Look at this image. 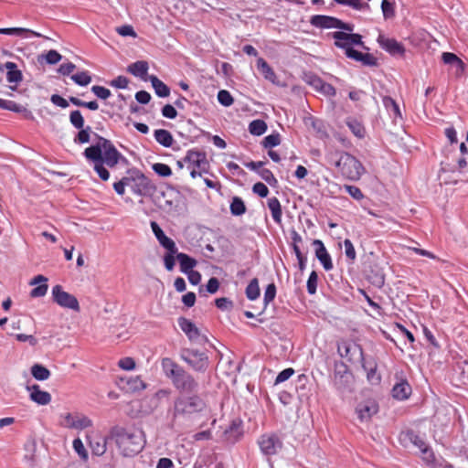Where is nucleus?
I'll return each instance as SVG.
<instances>
[{"label": "nucleus", "mask_w": 468, "mask_h": 468, "mask_svg": "<svg viewBox=\"0 0 468 468\" xmlns=\"http://www.w3.org/2000/svg\"><path fill=\"white\" fill-rule=\"evenodd\" d=\"M355 377L348 366L343 360L334 363L333 384L336 391L342 395H348L354 391Z\"/></svg>", "instance_id": "7"}, {"label": "nucleus", "mask_w": 468, "mask_h": 468, "mask_svg": "<svg viewBox=\"0 0 468 468\" xmlns=\"http://www.w3.org/2000/svg\"><path fill=\"white\" fill-rule=\"evenodd\" d=\"M268 129L265 121L261 119L253 120L249 124V132L251 135L261 136L266 133Z\"/></svg>", "instance_id": "42"}, {"label": "nucleus", "mask_w": 468, "mask_h": 468, "mask_svg": "<svg viewBox=\"0 0 468 468\" xmlns=\"http://www.w3.org/2000/svg\"><path fill=\"white\" fill-rule=\"evenodd\" d=\"M153 171L161 177H168L172 176L171 167L164 163H155L152 165Z\"/></svg>", "instance_id": "55"}, {"label": "nucleus", "mask_w": 468, "mask_h": 468, "mask_svg": "<svg viewBox=\"0 0 468 468\" xmlns=\"http://www.w3.org/2000/svg\"><path fill=\"white\" fill-rule=\"evenodd\" d=\"M356 62H360L363 66L367 67H378V58L370 53H363L356 50L352 52V56L349 58Z\"/></svg>", "instance_id": "33"}, {"label": "nucleus", "mask_w": 468, "mask_h": 468, "mask_svg": "<svg viewBox=\"0 0 468 468\" xmlns=\"http://www.w3.org/2000/svg\"><path fill=\"white\" fill-rule=\"evenodd\" d=\"M70 79L75 84L86 87L91 82V76L88 70H83L76 74L71 75Z\"/></svg>", "instance_id": "47"}, {"label": "nucleus", "mask_w": 468, "mask_h": 468, "mask_svg": "<svg viewBox=\"0 0 468 468\" xmlns=\"http://www.w3.org/2000/svg\"><path fill=\"white\" fill-rule=\"evenodd\" d=\"M126 186L133 195L142 197H152L156 192L153 181L135 166L126 169L125 175L112 185L115 193L121 197L125 194Z\"/></svg>", "instance_id": "2"}, {"label": "nucleus", "mask_w": 468, "mask_h": 468, "mask_svg": "<svg viewBox=\"0 0 468 468\" xmlns=\"http://www.w3.org/2000/svg\"><path fill=\"white\" fill-rule=\"evenodd\" d=\"M377 42L383 50L392 57L399 56L403 58L406 54L405 46L393 37H388L383 34H379Z\"/></svg>", "instance_id": "15"}, {"label": "nucleus", "mask_w": 468, "mask_h": 468, "mask_svg": "<svg viewBox=\"0 0 468 468\" xmlns=\"http://www.w3.org/2000/svg\"><path fill=\"white\" fill-rule=\"evenodd\" d=\"M176 260L179 262L180 271L184 274L194 271L193 269L197 264V261L195 258L184 252H179L176 256Z\"/></svg>", "instance_id": "34"}, {"label": "nucleus", "mask_w": 468, "mask_h": 468, "mask_svg": "<svg viewBox=\"0 0 468 468\" xmlns=\"http://www.w3.org/2000/svg\"><path fill=\"white\" fill-rule=\"evenodd\" d=\"M218 101L224 107H229L234 103V98L227 90H220L217 95Z\"/></svg>", "instance_id": "54"}, {"label": "nucleus", "mask_w": 468, "mask_h": 468, "mask_svg": "<svg viewBox=\"0 0 468 468\" xmlns=\"http://www.w3.org/2000/svg\"><path fill=\"white\" fill-rule=\"evenodd\" d=\"M79 132L74 136L73 142L76 144H88L90 141V135L92 133V129L90 126H83V128L78 129ZM95 133H93L94 134Z\"/></svg>", "instance_id": "45"}, {"label": "nucleus", "mask_w": 468, "mask_h": 468, "mask_svg": "<svg viewBox=\"0 0 468 468\" xmlns=\"http://www.w3.org/2000/svg\"><path fill=\"white\" fill-rule=\"evenodd\" d=\"M90 90L101 100H107L112 95L111 90L103 86L94 85L91 87Z\"/></svg>", "instance_id": "61"}, {"label": "nucleus", "mask_w": 468, "mask_h": 468, "mask_svg": "<svg viewBox=\"0 0 468 468\" xmlns=\"http://www.w3.org/2000/svg\"><path fill=\"white\" fill-rule=\"evenodd\" d=\"M332 38L335 39V46L340 49L345 50V55L346 58H350L352 56V52H355V49L350 45V37L349 33L344 31H334L329 34Z\"/></svg>", "instance_id": "20"}, {"label": "nucleus", "mask_w": 468, "mask_h": 468, "mask_svg": "<svg viewBox=\"0 0 468 468\" xmlns=\"http://www.w3.org/2000/svg\"><path fill=\"white\" fill-rule=\"evenodd\" d=\"M40 57L43 58L45 62L48 65L58 64L62 59V56L55 49H50Z\"/></svg>", "instance_id": "58"}, {"label": "nucleus", "mask_w": 468, "mask_h": 468, "mask_svg": "<svg viewBox=\"0 0 468 468\" xmlns=\"http://www.w3.org/2000/svg\"><path fill=\"white\" fill-rule=\"evenodd\" d=\"M94 139L95 143L85 148L82 154L101 181L110 179L108 168L122 165L128 169L133 166L110 139L98 133H94Z\"/></svg>", "instance_id": "1"}, {"label": "nucleus", "mask_w": 468, "mask_h": 468, "mask_svg": "<svg viewBox=\"0 0 468 468\" xmlns=\"http://www.w3.org/2000/svg\"><path fill=\"white\" fill-rule=\"evenodd\" d=\"M69 122L75 129H80L85 126L84 117L80 110L70 112Z\"/></svg>", "instance_id": "53"}, {"label": "nucleus", "mask_w": 468, "mask_h": 468, "mask_svg": "<svg viewBox=\"0 0 468 468\" xmlns=\"http://www.w3.org/2000/svg\"><path fill=\"white\" fill-rule=\"evenodd\" d=\"M257 443L260 447L261 452L264 456H273L277 454L283 447V442L275 432H267L261 434Z\"/></svg>", "instance_id": "11"}, {"label": "nucleus", "mask_w": 468, "mask_h": 468, "mask_svg": "<svg viewBox=\"0 0 468 468\" xmlns=\"http://www.w3.org/2000/svg\"><path fill=\"white\" fill-rule=\"evenodd\" d=\"M399 441L404 445L411 443L419 449L420 447H424V444L426 443L424 440L419 435V433L411 429L402 431L399 433Z\"/></svg>", "instance_id": "26"}, {"label": "nucleus", "mask_w": 468, "mask_h": 468, "mask_svg": "<svg viewBox=\"0 0 468 468\" xmlns=\"http://www.w3.org/2000/svg\"><path fill=\"white\" fill-rule=\"evenodd\" d=\"M276 292H277V288H276V285L274 282H271L266 286L265 291H264V295H263V305L264 306H263L262 311L259 314V315H261L265 311L268 304L275 299Z\"/></svg>", "instance_id": "46"}, {"label": "nucleus", "mask_w": 468, "mask_h": 468, "mask_svg": "<svg viewBox=\"0 0 468 468\" xmlns=\"http://www.w3.org/2000/svg\"><path fill=\"white\" fill-rule=\"evenodd\" d=\"M179 356L195 372L205 373L209 368L210 360L207 352L196 348H182Z\"/></svg>", "instance_id": "8"}, {"label": "nucleus", "mask_w": 468, "mask_h": 468, "mask_svg": "<svg viewBox=\"0 0 468 468\" xmlns=\"http://www.w3.org/2000/svg\"><path fill=\"white\" fill-rule=\"evenodd\" d=\"M245 294L248 300L255 301L261 295V290L259 286V280L257 278H253L245 289Z\"/></svg>", "instance_id": "44"}, {"label": "nucleus", "mask_w": 468, "mask_h": 468, "mask_svg": "<svg viewBox=\"0 0 468 468\" xmlns=\"http://www.w3.org/2000/svg\"><path fill=\"white\" fill-rule=\"evenodd\" d=\"M229 210L232 216L239 217L246 213L247 207L243 199L239 197H233L229 204Z\"/></svg>", "instance_id": "39"}, {"label": "nucleus", "mask_w": 468, "mask_h": 468, "mask_svg": "<svg viewBox=\"0 0 468 468\" xmlns=\"http://www.w3.org/2000/svg\"><path fill=\"white\" fill-rule=\"evenodd\" d=\"M312 245L314 247L315 258L319 261L324 271H329L334 268L331 255L321 239H314Z\"/></svg>", "instance_id": "19"}, {"label": "nucleus", "mask_w": 468, "mask_h": 468, "mask_svg": "<svg viewBox=\"0 0 468 468\" xmlns=\"http://www.w3.org/2000/svg\"><path fill=\"white\" fill-rule=\"evenodd\" d=\"M346 124L347 125V127L350 129V131L356 137H357L359 139H362L365 137L366 129H365L363 123L360 121H358L356 118H354V117L346 118Z\"/></svg>", "instance_id": "38"}, {"label": "nucleus", "mask_w": 468, "mask_h": 468, "mask_svg": "<svg viewBox=\"0 0 468 468\" xmlns=\"http://www.w3.org/2000/svg\"><path fill=\"white\" fill-rule=\"evenodd\" d=\"M155 141L164 147H172L174 138L172 133L165 129H156L154 132Z\"/></svg>", "instance_id": "37"}, {"label": "nucleus", "mask_w": 468, "mask_h": 468, "mask_svg": "<svg viewBox=\"0 0 468 468\" xmlns=\"http://www.w3.org/2000/svg\"><path fill=\"white\" fill-rule=\"evenodd\" d=\"M381 10L385 19H389L395 16V3L390 0H382Z\"/></svg>", "instance_id": "56"}, {"label": "nucleus", "mask_w": 468, "mask_h": 468, "mask_svg": "<svg viewBox=\"0 0 468 468\" xmlns=\"http://www.w3.org/2000/svg\"><path fill=\"white\" fill-rule=\"evenodd\" d=\"M161 368L179 395L197 392L199 389V383L196 378L171 357L161 359Z\"/></svg>", "instance_id": "3"}, {"label": "nucleus", "mask_w": 468, "mask_h": 468, "mask_svg": "<svg viewBox=\"0 0 468 468\" xmlns=\"http://www.w3.org/2000/svg\"><path fill=\"white\" fill-rule=\"evenodd\" d=\"M267 205L273 221L280 225L282 223V208L280 200L275 197H270L267 200Z\"/></svg>", "instance_id": "35"}, {"label": "nucleus", "mask_w": 468, "mask_h": 468, "mask_svg": "<svg viewBox=\"0 0 468 468\" xmlns=\"http://www.w3.org/2000/svg\"><path fill=\"white\" fill-rule=\"evenodd\" d=\"M395 378L396 383L391 390L393 399L399 401L408 399L412 393V388L407 378L403 376V372H400V374L396 373Z\"/></svg>", "instance_id": "16"}, {"label": "nucleus", "mask_w": 468, "mask_h": 468, "mask_svg": "<svg viewBox=\"0 0 468 468\" xmlns=\"http://www.w3.org/2000/svg\"><path fill=\"white\" fill-rule=\"evenodd\" d=\"M243 435V422L239 418L232 420L223 432L224 440L230 444H235L239 441Z\"/></svg>", "instance_id": "18"}, {"label": "nucleus", "mask_w": 468, "mask_h": 468, "mask_svg": "<svg viewBox=\"0 0 468 468\" xmlns=\"http://www.w3.org/2000/svg\"><path fill=\"white\" fill-rule=\"evenodd\" d=\"M420 451L422 453V460L427 464H429V465L432 464L433 465L435 463L436 458H435L434 452H433L432 449L429 445H427L425 443L424 447H420Z\"/></svg>", "instance_id": "59"}, {"label": "nucleus", "mask_w": 468, "mask_h": 468, "mask_svg": "<svg viewBox=\"0 0 468 468\" xmlns=\"http://www.w3.org/2000/svg\"><path fill=\"white\" fill-rule=\"evenodd\" d=\"M184 161L189 164V166L193 165V168L200 169L205 174L209 172L210 164L205 151L197 148L189 149L184 157Z\"/></svg>", "instance_id": "14"}, {"label": "nucleus", "mask_w": 468, "mask_h": 468, "mask_svg": "<svg viewBox=\"0 0 468 468\" xmlns=\"http://www.w3.org/2000/svg\"><path fill=\"white\" fill-rule=\"evenodd\" d=\"M31 375L37 381H45L49 378L51 373L48 368L41 364H35L31 367Z\"/></svg>", "instance_id": "41"}, {"label": "nucleus", "mask_w": 468, "mask_h": 468, "mask_svg": "<svg viewBox=\"0 0 468 468\" xmlns=\"http://www.w3.org/2000/svg\"><path fill=\"white\" fill-rule=\"evenodd\" d=\"M69 101L77 107L86 108L90 111H97L99 109L97 101H84L77 97L69 96Z\"/></svg>", "instance_id": "49"}, {"label": "nucleus", "mask_w": 468, "mask_h": 468, "mask_svg": "<svg viewBox=\"0 0 468 468\" xmlns=\"http://www.w3.org/2000/svg\"><path fill=\"white\" fill-rule=\"evenodd\" d=\"M337 354L350 364L361 362L365 356L361 345L350 339L337 341Z\"/></svg>", "instance_id": "9"}, {"label": "nucleus", "mask_w": 468, "mask_h": 468, "mask_svg": "<svg viewBox=\"0 0 468 468\" xmlns=\"http://www.w3.org/2000/svg\"><path fill=\"white\" fill-rule=\"evenodd\" d=\"M382 103L387 112L394 119H402V114L397 101L390 96H384L382 98Z\"/></svg>", "instance_id": "36"}, {"label": "nucleus", "mask_w": 468, "mask_h": 468, "mask_svg": "<svg viewBox=\"0 0 468 468\" xmlns=\"http://www.w3.org/2000/svg\"><path fill=\"white\" fill-rule=\"evenodd\" d=\"M150 226L155 239L158 240L161 247H163L165 250L176 247V242L165 235L157 222L151 221Z\"/></svg>", "instance_id": "24"}, {"label": "nucleus", "mask_w": 468, "mask_h": 468, "mask_svg": "<svg viewBox=\"0 0 468 468\" xmlns=\"http://www.w3.org/2000/svg\"><path fill=\"white\" fill-rule=\"evenodd\" d=\"M256 65L258 70L263 75L265 80H269L273 84L277 83V76L273 69L268 64V62L263 58H259L257 59Z\"/></svg>", "instance_id": "32"}, {"label": "nucleus", "mask_w": 468, "mask_h": 468, "mask_svg": "<svg viewBox=\"0 0 468 468\" xmlns=\"http://www.w3.org/2000/svg\"><path fill=\"white\" fill-rule=\"evenodd\" d=\"M207 408V402L201 395L197 392L185 393L178 395L174 399L172 419L176 420L177 418L191 419L203 413Z\"/></svg>", "instance_id": "5"}, {"label": "nucleus", "mask_w": 468, "mask_h": 468, "mask_svg": "<svg viewBox=\"0 0 468 468\" xmlns=\"http://www.w3.org/2000/svg\"><path fill=\"white\" fill-rule=\"evenodd\" d=\"M356 411L361 421L369 420L378 411V405L375 401L359 403Z\"/></svg>", "instance_id": "23"}, {"label": "nucleus", "mask_w": 468, "mask_h": 468, "mask_svg": "<svg viewBox=\"0 0 468 468\" xmlns=\"http://www.w3.org/2000/svg\"><path fill=\"white\" fill-rule=\"evenodd\" d=\"M198 133L193 136H187L186 138L190 143H195L200 136H205L207 139H211L213 144L219 149H225L227 147L226 142L218 135H212L209 132L204 131L198 127H195Z\"/></svg>", "instance_id": "28"}, {"label": "nucleus", "mask_w": 468, "mask_h": 468, "mask_svg": "<svg viewBox=\"0 0 468 468\" xmlns=\"http://www.w3.org/2000/svg\"><path fill=\"white\" fill-rule=\"evenodd\" d=\"M106 444H107V441H106V438H104V437L100 438L96 441H90V445L91 448L92 454H94L96 456L103 455L107 450Z\"/></svg>", "instance_id": "52"}, {"label": "nucleus", "mask_w": 468, "mask_h": 468, "mask_svg": "<svg viewBox=\"0 0 468 468\" xmlns=\"http://www.w3.org/2000/svg\"><path fill=\"white\" fill-rule=\"evenodd\" d=\"M111 436L124 457H133L144 447V432L139 430L130 431L117 426L112 429Z\"/></svg>", "instance_id": "4"}, {"label": "nucleus", "mask_w": 468, "mask_h": 468, "mask_svg": "<svg viewBox=\"0 0 468 468\" xmlns=\"http://www.w3.org/2000/svg\"><path fill=\"white\" fill-rule=\"evenodd\" d=\"M346 257L353 263L356 258V252L352 241L349 239L344 240Z\"/></svg>", "instance_id": "62"}, {"label": "nucleus", "mask_w": 468, "mask_h": 468, "mask_svg": "<svg viewBox=\"0 0 468 468\" xmlns=\"http://www.w3.org/2000/svg\"><path fill=\"white\" fill-rule=\"evenodd\" d=\"M73 449L82 461L86 462L88 460V452L80 438L73 441Z\"/></svg>", "instance_id": "60"}, {"label": "nucleus", "mask_w": 468, "mask_h": 468, "mask_svg": "<svg viewBox=\"0 0 468 468\" xmlns=\"http://www.w3.org/2000/svg\"><path fill=\"white\" fill-rule=\"evenodd\" d=\"M166 252L164 255V266L167 271H172L176 266V256L179 253L177 247L165 250Z\"/></svg>", "instance_id": "40"}, {"label": "nucleus", "mask_w": 468, "mask_h": 468, "mask_svg": "<svg viewBox=\"0 0 468 468\" xmlns=\"http://www.w3.org/2000/svg\"><path fill=\"white\" fill-rule=\"evenodd\" d=\"M362 272L365 279L375 287L380 289L384 286V270L377 261L368 259L364 261Z\"/></svg>", "instance_id": "10"}, {"label": "nucleus", "mask_w": 468, "mask_h": 468, "mask_svg": "<svg viewBox=\"0 0 468 468\" xmlns=\"http://www.w3.org/2000/svg\"><path fill=\"white\" fill-rule=\"evenodd\" d=\"M337 17L325 15H314L310 18V24L317 28L329 29L336 28L338 24Z\"/></svg>", "instance_id": "22"}, {"label": "nucleus", "mask_w": 468, "mask_h": 468, "mask_svg": "<svg viewBox=\"0 0 468 468\" xmlns=\"http://www.w3.org/2000/svg\"><path fill=\"white\" fill-rule=\"evenodd\" d=\"M52 300L63 308L80 312V307L78 299L71 293L65 292L59 284L53 286L51 291Z\"/></svg>", "instance_id": "12"}, {"label": "nucleus", "mask_w": 468, "mask_h": 468, "mask_svg": "<svg viewBox=\"0 0 468 468\" xmlns=\"http://www.w3.org/2000/svg\"><path fill=\"white\" fill-rule=\"evenodd\" d=\"M2 66L4 67V69H7L6 80L9 83L18 84L22 81V71L18 69L17 65L15 62L7 61Z\"/></svg>", "instance_id": "30"}, {"label": "nucleus", "mask_w": 468, "mask_h": 468, "mask_svg": "<svg viewBox=\"0 0 468 468\" xmlns=\"http://www.w3.org/2000/svg\"><path fill=\"white\" fill-rule=\"evenodd\" d=\"M215 305L221 311H231L233 308V302L227 297H220L215 300Z\"/></svg>", "instance_id": "64"}, {"label": "nucleus", "mask_w": 468, "mask_h": 468, "mask_svg": "<svg viewBox=\"0 0 468 468\" xmlns=\"http://www.w3.org/2000/svg\"><path fill=\"white\" fill-rule=\"evenodd\" d=\"M317 92L330 98L335 96L336 90L332 84L323 80L319 87V90H317Z\"/></svg>", "instance_id": "63"}, {"label": "nucleus", "mask_w": 468, "mask_h": 468, "mask_svg": "<svg viewBox=\"0 0 468 468\" xmlns=\"http://www.w3.org/2000/svg\"><path fill=\"white\" fill-rule=\"evenodd\" d=\"M302 80L309 86H311L315 91L319 90L323 79L313 71H304L302 76Z\"/></svg>", "instance_id": "43"}, {"label": "nucleus", "mask_w": 468, "mask_h": 468, "mask_svg": "<svg viewBox=\"0 0 468 468\" xmlns=\"http://www.w3.org/2000/svg\"><path fill=\"white\" fill-rule=\"evenodd\" d=\"M0 108L13 112L21 113L27 120L33 119L31 111L14 101L0 99Z\"/></svg>", "instance_id": "25"}, {"label": "nucleus", "mask_w": 468, "mask_h": 468, "mask_svg": "<svg viewBox=\"0 0 468 468\" xmlns=\"http://www.w3.org/2000/svg\"><path fill=\"white\" fill-rule=\"evenodd\" d=\"M335 3L342 5H347L355 10H369L370 6L367 3H362L361 0H333Z\"/></svg>", "instance_id": "50"}, {"label": "nucleus", "mask_w": 468, "mask_h": 468, "mask_svg": "<svg viewBox=\"0 0 468 468\" xmlns=\"http://www.w3.org/2000/svg\"><path fill=\"white\" fill-rule=\"evenodd\" d=\"M149 64L146 60H137L127 67V71L134 77H139L143 80H148Z\"/></svg>", "instance_id": "27"}, {"label": "nucleus", "mask_w": 468, "mask_h": 468, "mask_svg": "<svg viewBox=\"0 0 468 468\" xmlns=\"http://www.w3.org/2000/svg\"><path fill=\"white\" fill-rule=\"evenodd\" d=\"M1 35L17 36L27 37L28 36L41 37L42 35L34 30L24 28V27H0Z\"/></svg>", "instance_id": "31"}, {"label": "nucleus", "mask_w": 468, "mask_h": 468, "mask_svg": "<svg viewBox=\"0 0 468 468\" xmlns=\"http://www.w3.org/2000/svg\"><path fill=\"white\" fill-rule=\"evenodd\" d=\"M258 175L270 186H271L273 188H278L279 187V182L276 179V177L274 176L273 173L270 169L263 168L261 171H259Z\"/></svg>", "instance_id": "51"}, {"label": "nucleus", "mask_w": 468, "mask_h": 468, "mask_svg": "<svg viewBox=\"0 0 468 468\" xmlns=\"http://www.w3.org/2000/svg\"><path fill=\"white\" fill-rule=\"evenodd\" d=\"M177 324L190 342L198 345H205L209 343L208 338L200 333V330L191 320L184 316H180L177 319Z\"/></svg>", "instance_id": "13"}, {"label": "nucleus", "mask_w": 468, "mask_h": 468, "mask_svg": "<svg viewBox=\"0 0 468 468\" xmlns=\"http://www.w3.org/2000/svg\"><path fill=\"white\" fill-rule=\"evenodd\" d=\"M362 368L367 373V380L369 384L378 386L381 383L382 377L378 372V362L374 356L364 357L360 362Z\"/></svg>", "instance_id": "17"}, {"label": "nucleus", "mask_w": 468, "mask_h": 468, "mask_svg": "<svg viewBox=\"0 0 468 468\" xmlns=\"http://www.w3.org/2000/svg\"><path fill=\"white\" fill-rule=\"evenodd\" d=\"M335 165L345 178L358 181L366 172L362 163L351 154L342 151L335 153Z\"/></svg>", "instance_id": "6"}, {"label": "nucleus", "mask_w": 468, "mask_h": 468, "mask_svg": "<svg viewBox=\"0 0 468 468\" xmlns=\"http://www.w3.org/2000/svg\"><path fill=\"white\" fill-rule=\"evenodd\" d=\"M281 144V135L279 133H272L263 138L261 144L265 149H272Z\"/></svg>", "instance_id": "48"}, {"label": "nucleus", "mask_w": 468, "mask_h": 468, "mask_svg": "<svg viewBox=\"0 0 468 468\" xmlns=\"http://www.w3.org/2000/svg\"><path fill=\"white\" fill-rule=\"evenodd\" d=\"M317 283H318V274L315 271H312L309 274L307 282H306V290L310 295H314L317 291Z\"/></svg>", "instance_id": "57"}, {"label": "nucleus", "mask_w": 468, "mask_h": 468, "mask_svg": "<svg viewBox=\"0 0 468 468\" xmlns=\"http://www.w3.org/2000/svg\"><path fill=\"white\" fill-rule=\"evenodd\" d=\"M148 80L151 82L154 93L159 98H166L170 95V88L157 76L150 75Z\"/></svg>", "instance_id": "29"}, {"label": "nucleus", "mask_w": 468, "mask_h": 468, "mask_svg": "<svg viewBox=\"0 0 468 468\" xmlns=\"http://www.w3.org/2000/svg\"><path fill=\"white\" fill-rule=\"evenodd\" d=\"M27 390L30 392L29 399L40 406L48 405L51 401V395L45 390H41L37 384L27 386Z\"/></svg>", "instance_id": "21"}]
</instances>
